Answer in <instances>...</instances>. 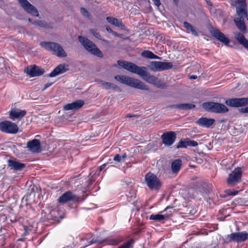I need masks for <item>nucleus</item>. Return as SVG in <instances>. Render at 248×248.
<instances>
[{"label":"nucleus","mask_w":248,"mask_h":248,"mask_svg":"<svg viewBox=\"0 0 248 248\" xmlns=\"http://www.w3.org/2000/svg\"><path fill=\"white\" fill-rule=\"evenodd\" d=\"M80 13L83 16L86 17L88 18H90V14L89 12L84 8L81 7L80 9Z\"/></svg>","instance_id":"obj_37"},{"label":"nucleus","mask_w":248,"mask_h":248,"mask_svg":"<svg viewBox=\"0 0 248 248\" xmlns=\"http://www.w3.org/2000/svg\"><path fill=\"white\" fill-rule=\"evenodd\" d=\"M106 30H107L108 31V26H107V27H106Z\"/></svg>","instance_id":"obj_64"},{"label":"nucleus","mask_w":248,"mask_h":248,"mask_svg":"<svg viewBox=\"0 0 248 248\" xmlns=\"http://www.w3.org/2000/svg\"><path fill=\"white\" fill-rule=\"evenodd\" d=\"M136 115H132L131 114H128L126 115V118H131V117H135Z\"/></svg>","instance_id":"obj_55"},{"label":"nucleus","mask_w":248,"mask_h":248,"mask_svg":"<svg viewBox=\"0 0 248 248\" xmlns=\"http://www.w3.org/2000/svg\"><path fill=\"white\" fill-rule=\"evenodd\" d=\"M122 241V239L120 237H117L115 238H109V245H116Z\"/></svg>","instance_id":"obj_34"},{"label":"nucleus","mask_w":248,"mask_h":248,"mask_svg":"<svg viewBox=\"0 0 248 248\" xmlns=\"http://www.w3.org/2000/svg\"><path fill=\"white\" fill-rule=\"evenodd\" d=\"M121 156V159H122H122H124V158L126 157V154H123L122 156Z\"/></svg>","instance_id":"obj_56"},{"label":"nucleus","mask_w":248,"mask_h":248,"mask_svg":"<svg viewBox=\"0 0 248 248\" xmlns=\"http://www.w3.org/2000/svg\"><path fill=\"white\" fill-rule=\"evenodd\" d=\"M114 160L120 162L122 160L121 156L118 154L116 155L114 157Z\"/></svg>","instance_id":"obj_47"},{"label":"nucleus","mask_w":248,"mask_h":248,"mask_svg":"<svg viewBox=\"0 0 248 248\" xmlns=\"http://www.w3.org/2000/svg\"><path fill=\"white\" fill-rule=\"evenodd\" d=\"M26 114V111L24 110H21L18 109H12L10 112V118L13 120L16 118H21Z\"/></svg>","instance_id":"obj_25"},{"label":"nucleus","mask_w":248,"mask_h":248,"mask_svg":"<svg viewBox=\"0 0 248 248\" xmlns=\"http://www.w3.org/2000/svg\"><path fill=\"white\" fill-rule=\"evenodd\" d=\"M172 64L170 62L152 61L150 62V69L154 72L161 71L171 69Z\"/></svg>","instance_id":"obj_7"},{"label":"nucleus","mask_w":248,"mask_h":248,"mask_svg":"<svg viewBox=\"0 0 248 248\" xmlns=\"http://www.w3.org/2000/svg\"><path fill=\"white\" fill-rule=\"evenodd\" d=\"M202 106L205 110L212 113L222 114L229 111V109L225 105L217 102H205L202 104Z\"/></svg>","instance_id":"obj_4"},{"label":"nucleus","mask_w":248,"mask_h":248,"mask_svg":"<svg viewBox=\"0 0 248 248\" xmlns=\"http://www.w3.org/2000/svg\"><path fill=\"white\" fill-rule=\"evenodd\" d=\"M44 72L43 68L36 65L29 66L25 69V72L30 77L40 76Z\"/></svg>","instance_id":"obj_13"},{"label":"nucleus","mask_w":248,"mask_h":248,"mask_svg":"<svg viewBox=\"0 0 248 248\" xmlns=\"http://www.w3.org/2000/svg\"><path fill=\"white\" fill-rule=\"evenodd\" d=\"M5 60L4 59L3 57H0V68L2 69L3 67L4 66Z\"/></svg>","instance_id":"obj_46"},{"label":"nucleus","mask_w":248,"mask_h":248,"mask_svg":"<svg viewBox=\"0 0 248 248\" xmlns=\"http://www.w3.org/2000/svg\"><path fill=\"white\" fill-rule=\"evenodd\" d=\"M79 198L75 194L70 191H68L63 194L58 199V201L60 203H64L69 201H78Z\"/></svg>","instance_id":"obj_17"},{"label":"nucleus","mask_w":248,"mask_h":248,"mask_svg":"<svg viewBox=\"0 0 248 248\" xmlns=\"http://www.w3.org/2000/svg\"><path fill=\"white\" fill-rule=\"evenodd\" d=\"M8 166L11 170L16 171H20L26 167V164L19 162L16 159H10L8 160Z\"/></svg>","instance_id":"obj_20"},{"label":"nucleus","mask_w":248,"mask_h":248,"mask_svg":"<svg viewBox=\"0 0 248 248\" xmlns=\"http://www.w3.org/2000/svg\"><path fill=\"white\" fill-rule=\"evenodd\" d=\"M170 214H164L163 215L160 214H155V215H151L150 217V219L152 220H154L156 221H161L163 220H167L171 216L172 213L170 211Z\"/></svg>","instance_id":"obj_26"},{"label":"nucleus","mask_w":248,"mask_h":248,"mask_svg":"<svg viewBox=\"0 0 248 248\" xmlns=\"http://www.w3.org/2000/svg\"><path fill=\"white\" fill-rule=\"evenodd\" d=\"M32 24L38 26L39 27L45 28H48L50 27L49 26L47 25L46 22L41 20L34 21L33 22H32Z\"/></svg>","instance_id":"obj_32"},{"label":"nucleus","mask_w":248,"mask_h":248,"mask_svg":"<svg viewBox=\"0 0 248 248\" xmlns=\"http://www.w3.org/2000/svg\"><path fill=\"white\" fill-rule=\"evenodd\" d=\"M117 63L119 66L129 72L139 75L144 80L150 84L158 88H163L165 86V84L162 83L159 79L148 72L147 68L145 66H139L133 62L125 61L119 60Z\"/></svg>","instance_id":"obj_1"},{"label":"nucleus","mask_w":248,"mask_h":248,"mask_svg":"<svg viewBox=\"0 0 248 248\" xmlns=\"http://www.w3.org/2000/svg\"><path fill=\"white\" fill-rule=\"evenodd\" d=\"M105 240H97V239H93L91 241H89L88 243L89 245H91L94 243H99V244H102L103 243Z\"/></svg>","instance_id":"obj_41"},{"label":"nucleus","mask_w":248,"mask_h":248,"mask_svg":"<svg viewBox=\"0 0 248 248\" xmlns=\"http://www.w3.org/2000/svg\"><path fill=\"white\" fill-rule=\"evenodd\" d=\"M239 17L235 18L234 20L235 24L240 31L243 33H247V28L246 24L244 21V15H237Z\"/></svg>","instance_id":"obj_22"},{"label":"nucleus","mask_w":248,"mask_h":248,"mask_svg":"<svg viewBox=\"0 0 248 248\" xmlns=\"http://www.w3.org/2000/svg\"><path fill=\"white\" fill-rule=\"evenodd\" d=\"M248 239V233L246 232H233L226 236L228 242L232 241L237 243L242 242Z\"/></svg>","instance_id":"obj_10"},{"label":"nucleus","mask_w":248,"mask_h":248,"mask_svg":"<svg viewBox=\"0 0 248 248\" xmlns=\"http://www.w3.org/2000/svg\"><path fill=\"white\" fill-rule=\"evenodd\" d=\"M225 104L230 107L238 108L248 104V98H234L226 100Z\"/></svg>","instance_id":"obj_12"},{"label":"nucleus","mask_w":248,"mask_h":248,"mask_svg":"<svg viewBox=\"0 0 248 248\" xmlns=\"http://www.w3.org/2000/svg\"><path fill=\"white\" fill-rule=\"evenodd\" d=\"M244 17H245L247 19V20H248V12L247 13L246 15H244Z\"/></svg>","instance_id":"obj_57"},{"label":"nucleus","mask_w":248,"mask_h":248,"mask_svg":"<svg viewBox=\"0 0 248 248\" xmlns=\"http://www.w3.org/2000/svg\"><path fill=\"white\" fill-rule=\"evenodd\" d=\"M199 184L202 187L203 190L206 193H208L210 191L211 188L208 186V185L206 183L201 181L199 182Z\"/></svg>","instance_id":"obj_33"},{"label":"nucleus","mask_w":248,"mask_h":248,"mask_svg":"<svg viewBox=\"0 0 248 248\" xmlns=\"http://www.w3.org/2000/svg\"><path fill=\"white\" fill-rule=\"evenodd\" d=\"M109 23L122 30L124 29V25L122 23V20L119 19L109 17Z\"/></svg>","instance_id":"obj_29"},{"label":"nucleus","mask_w":248,"mask_h":248,"mask_svg":"<svg viewBox=\"0 0 248 248\" xmlns=\"http://www.w3.org/2000/svg\"><path fill=\"white\" fill-rule=\"evenodd\" d=\"M21 7L29 14L38 17L39 14L37 9L27 0H18Z\"/></svg>","instance_id":"obj_11"},{"label":"nucleus","mask_w":248,"mask_h":248,"mask_svg":"<svg viewBox=\"0 0 248 248\" xmlns=\"http://www.w3.org/2000/svg\"><path fill=\"white\" fill-rule=\"evenodd\" d=\"M197 78V76H195V75H192L190 77V79H195Z\"/></svg>","instance_id":"obj_54"},{"label":"nucleus","mask_w":248,"mask_h":248,"mask_svg":"<svg viewBox=\"0 0 248 248\" xmlns=\"http://www.w3.org/2000/svg\"><path fill=\"white\" fill-rule=\"evenodd\" d=\"M40 46L48 51L53 52L54 55L59 57L64 58L67 54L62 47L59 44L52 42H42Z\"/></svg>","instance_id":"obj_3"},{"label":"nucleus","mask_w":248,"mask_h":248,"mask_svg":"<svg viewBox=\"0 0 248 248\" xmlns=\"http://www.w3.org/2000/svg\"><path fill=\"white\" fill-rule=\"evenodd\" d=\"M240 112L242 113H248V106L245 108H242L239 109Z\"/></svg>","instance_id":"obj_45"},{"label":"nucleus","mask_w":248,"mask_h":248,"mask_svg":"<svg viewBox=\"0 0 248 248\" xmlns=\"http://www.w3.org/2000/svg\"><path fill=\"white\" fill-rule=\"evenodd\" d=\"M52 84H53L52 83H47L44 86L43 91L45 90L48 87H50Z\"/></svg>","instance_id":"obj_49"},{"label":"nucleus","mask_w":248,"mask_h":248,"mask_svg":"<svg viewBox=\"0 0 248 248\" xmlns=\"http://www.w3.org/2000/svg\"><path fill=\"white\" fill-rule=\"evenodd\" d=\"M173 1H174V2L176 4H177V2H178V0H173Z\"/></svg>","instance_id":"obj_59"},{"label":"nucleus","mask_w":248,"mask_h":248,"mask_svg":"<svg viewBox=\"0 0 248 248\" xmlns=\"http://www.w3.org/2000/svg\"><path fill=\"white\" fill-rule=\"evenodd\" d=\"M215 122L216 121L214 119L202 117L198 120L196 123L202 127L208 128L214 125Z\"/></svg>","instance_id":"obj_21"},{"label":"nucleus","mask_w":248,"mask_h":248,"mask_svg":"<svg viewBox=\"0 0 248 248\" xmlns=\"http://www.w3.org/2000/svg\"><path fill=\"white\" fill-rule=\"evenodd\" d=\"M27 147L32 153H39L41 151L40 140L37 139L28 141Z\"/></svg>","instance_id":"obj_18"},{"label":"nucleus","mask_w":248,"mask_h":248,"mask_svg":"<svg viewBox=\"0 0 248 248\" xmlns=\"http://www.w3.org/2000/svg\"><path fill=\"white\" fill-rule=\"evenodd\" d=\"M184 25L185 28L186 29V30H189L192 34L196 36H198V32L190 23L187 22H184Z\"/></svg>","instance_id":"obj_31"},{"label":"nucleus","mask_w":248,"mask_h":248,"mask_svg":"<svg viewBox=\"0 0 248 248\" xmlns=\"http://www.w3.org/2000/svg\"><path fill=\"white\" fill-rule=\"evenodd\" d=\"M242 170L240 168H237L234 170L229 175L227 183L230 186H234L238 183L241 178Z\"/></svg>","instance_id":"obj_9"},{"label":"nucleus","mask_w":248,"mask_h":248,"mask_svg":"<svg viewBox=\"0 0 248 248\" xmlns=\"http://www.w3.org/2000/svg\"><path fill=\"white\" fill-rule=\"evenodd\" d=\"M107 163H105V164H103L102 165H101L99 168V171H102L107 166Z\"/></svg>","instance_id":"obj_51"},{"label":"nucleus","mask_w":248,"mask_h":248,"mask_svg":"<svg viewBox=\"0 0 248 248\" xmlns=\"http://www.w3.org/2000/svg\"><path fill=\"white\" fill-rule=\"evenodd\" d=\"M182 166V160L180 159H175L172 162L171 165V170L173 173H177Z\"/></svg>","instance_id":"obj_28"},{"label":"nucleus","mask_w":248,"mask_h":248,"mask_svg":"<svg viewBox=\"0 0 248 248\" xmlns=\"http://www.w3.org/2000/svg\"><path fill=\"white\" fill-rule=\"evenodd\" d=\"M67 70H68V69L65 68L64 64H59L49 74V77H55L65 72Z\"/></svg>","instance_id":"obj_24"},{"label":"nucleus","mask_w":248,"mask_h":248,"mask_svg":"<svg viewBox=\"0 0 248 248\" xmlns=\"http://www.w3.org/2000/svg\"><path fill=\"white\" fill-rule=\"evenodd\" d=\"M172 210H174L173 209L172 207L168 206L164 210H163L162 212V213H163L164 214H170V211H171V213H172Z\"/></svg>","instance_id":"obj_42"},{"label":"nucleus","mask_w":248,"mask_h":248,"mask_svg":"<svg viewBox=\"0 0 248 248\" xmlns=\"http://www.w3.org/2000/svg\"><path fill=\"white\" fill-rule=\"evenodd\" d=\"M152 0L154 2L155 5L157 7H159L161 3L160 1V0Z\"/></svg>","instance_id":"obj_48"},{"label":"nucleus","mask_w":248,"mask_h":248,"mask_svg":"<svg viewBox=\"0 0 248 248\" xmlns=\"http://www.w3.org/2000/svg\"><path fill=\"white\" fill-rule=\"evenodd\" d=\"M0 130L9 134H16L18 131L17 125L10 121H3L0 123Z\"/></svg>","instance_id":"obj_8"},{"label":"nucleus","mask_w":248,"mask_h":248,"mask_svg":"<svg viewBox=\"0 0 248 248\" xmlns=\"http://www.w3.org/2000/svg\"><path fill=\"white\" fill-rule=\"evenodd\" d=\"M226 193L229 195H235L238 193V191H232L231 190H227L226 191Z\"/></svg>","instance_id":"obj_43"},{"label":"nucleus","mask_w":248,"mask_h":248,"mask_svg":"<svg viewBox=\"0 0 248 248\" xmlns=\"http://www.w3.org/2000/svg\"><path fill=\"white\" fill-rule=\"evenodd\" d=\"M115 78L118 81L131 87L144 91L149 90V87L139 79L124 75H117Z\"/></svg>","instance_id":"obj_2"},{"label":"nucleus","mask_w":248,"mask_h":248,"mask_svg":"<svg viewBox=\"0 0 248 248\" xmlns=\"http://www.w3.org/2000/svg\"><path fill=\"white\" fill-rule=\"evenodd\" d=\"M54 212H55V211L52 210L51 211V214H53Z\"/></svg>","instance_id":"obj_63"},{"label":"nucleus","mask_w":248,"mask_h":248,"mask_svg":"<svg viewBox=\"0 0 248 248\" xmlns=\"http://www.w3.org/2000/svg\"><path fill=\"white\" fill-rule=\"evenodd\" d=\"M85 102L82 100H77L71 103H69L63 107V109L65 110H73L75 111L81 108L84 105Z\"/></svg>","instance_id":"obj_19"},{"label":"nucleus","mask_w":248,"mask_h":248,"mask_svg":"<svg viewBox=\"0 0 248 248\" xmlns=\"http://www.w3.org/2000/svg\"><path fill=\"white\" fill-rule=\"evenodd\" d=\"M186 139L187 146L196 147L198 145L196 141L190 140L188 138Z\"/></svg>","instance_id":"obj_36"},{"label":"nucleus","mask_w":248,"mask_h":248,"mask_svg":"<svg viewBox=\"0 0 248 248\" xmlns=\"http://www.w3.org/2000/svg\"><path fill=\"white\" fill-rule=\"evenodd\" d=\"M94 180L93 178H91L89 181H88V185H92V183L93 181H94Z\"/></svg>","instance_id":"obj_52"},{"label":"nucleus","mask_w":248,"mask_h":248,"mask_svg":"<svg viewBox=\"0 0 248 248\" xmlns=\"http://www.w3.org/2000/svg\"><path fill=\"white\" fill-rule=\"evenodd\" d=\"M106 20L108 21V20H109V18H108V17H107L106 18Z\"/></svg>","instance_id":"obj_62"},{"label":"nucleus","mask_w":248,"mask_h":248,"mask_svg":"<svg viewBox=\"0 0 248 248\" xmlns=\"http://www.w3.org/2000/svg\"><path fill=\"white\" fill-rule=\"evenodd\" d=\"M207 3L209 5H212V3L210 1H207Z\"/></svg>","instance_id":"obj_60"},{"label":"nucleus","mask_w":248,"mask_h":248,"mask_svg":"<svg viewBox=\"0 0 248 248\" xmlns=\"http://www.w3.org/2000/svg\"><path fill=\"white\" fill-rule=\"evenodd\" d=\"M211 34L220 42L227 45L230 43V40L225 36L224 33L221 32L219 30L212 28L210 30Z\"/></svg>","instance_id":"obj_16"},{"label":"nucleus","mask_w":248,"mask_h":248,"mask_svg":"<svg viewBox=\"0 0 248 248\" xmlns=\"http://www.w3.org/2000/svg\"><path fill=\"white\" fill-rule=\"evenodd\" d=\"M106 20L108 21V20H109V18H108V17H107L106 18Z\"/></svg>","instance_id":"obj_61"},{"label":"nucleus","mask_w":248,"mask_h":248,"mask_svg":"<svg viewBox=\"0 0 248 248\" xmlns=\"http://www.w3.org/2000/svg\"><path fill=\"white\" fill-rule=\"evenodd\" d=\"M235 4H233L236 7L237 15H246L248 12L246 0H235Z\"/></svg>","instance_id":"obj_15"},{"label":"nucleus","mask_w":248,"mask_h":248,"mask_svg":"<svg viewBox=\"0 0 248 248\" xmlns=\"http://www.w3.org/2000/svg\"><path fill=\"white\" fill-rule=\"evenodd\" d=\"M133 243V240H130L127 242H126V243H125L124 244L120 246L119 248H129L130 246Z\"/></svg>","instance_id":"obj_39"},{"label":"nucleus","mask_w":248,"mask_h":248,"mask_svg":"<svg viewBox=\"0 0 248 248\" xmlns=\"http://www.w3.org/2000/svg\"><path fill=\"white\" fill-rule=\"evenodd\" d=\"M90 32L92 33L96 38L101 39V36L99 33L97 31V30L95 29H91Z\"/></svg>","instance_id":"obj_40"},{"label":"nucleus","mask_w":248,"mask_h":248,"mask_svg":"<svg viewBox=\"0 0 248 248\" xmlns=\"http://www.w3.org/2000/svg\"><path fill=\"white\" fill-rule=\"evenodd\" d=\"M171 108H177L183 110H189L194 108L195 105L190 103L179 104L176 105H172L169 106Z\"/></svg>","instance_id":"obj_27"},{"label":"nucleus","mask_w":248,"mask_h":248,"mask_svg":"<svg viewBox=\"0 0 248 248\" xmlns=\"http://www.w3.org/2000/svg\"><path fill=\"white\" fill-rule=\"evenodd\" d=\"M187 145H186V139H185L184 140H181L178 143H177V145L176 146V148L177 149H179L181 148H186Z\"/></svg>","instance_id":"obj_35"},{"label":"nucleus","mask_w":248,"mask_h":248,"mask_svg":"<svg viewBox=\"0 0 248 248\" xmlns=\"http://www.w3.org/2000/svg\"><path fill=\"white\" fill-rule=\"evenodd\" d=\"M109 33H111L113 35L118 36L120 38H122L123 36L122 34H118L116 32L113 31L112 30L109 29Z\"/></svg>","instance_id":"obj_44"},{"label":"nucleus","mask_w":248,"mask_h":248,"mask_svg":"<svg viewBox=\"0 0 248 248\" xmlns=\"http://www.w3.org/2000/svg\"><path fill=\"white\" fill-rule=\"evenodd\" d=\"M176 138L175 133L172 131L164 133L161 136L162 142L166 146L171 145L174 142Z\"/></svg>","instance_id":"obj_14"},{"label":"nucleus","mask_w":248,"mask_h":248,"mask_svg":"<svg viewBox=\"0 0 248 248\" xmlns=\"http://www.w3.org/2000/svg\"><path fill=\"white\" fill-rule=\"evenodd\" d=\"M100 83H102V85H103V86H105V88H106V89H108V82H103L102 81H100Z\"/></svg>","instance_id":"obj_50"},{"label":"nucleus","mask_w":248,"mask_h":248,"mask_svg":"<svg viewBox=\"0 0 248 248\" xmlns=\"http://www.w3.org/2000/svg\"><path fill=\"white\" fill-rule=\"evenodd\" d=\"M145 181L148 186L152 190H158L161 186V183L154 174L149 172L145 175Z\"/></svg>","instance_id":"obj_6"},{"label":"nucleus","mask_w":248,"mask_h":248,"mask_svg":"<svg viewBox=\"0 0 248 248\" xmlns=\"http://www.w3.org/2000/svg\"><path fill=\"white\" fill-rule=\"evenodd\" d=\"M141 55L144 58L149 59H155L161 60V58L154 54L152 51L149 50H144L142 52Z\"/></svg>","instance_id":"obj_30"},{"label":"nucleus","mask_w":248,"mask_h":248,"mask_svg":"<svg viewBox=\"0 0 248 248\" xmlns=\"http://www.w3.org/2000/svg\"><path fill=\"white\" fill-rule=\"evenodd\" d=\"M33 187H34V186L31 188V192L30 194L28 193L27 194V198H28L29 196H31L32 194H34V192H33Z\"/></svg>","instance_id":"obj_53"},{"label":"nucleus","mask_w":248,"mask_h":248,"mask_svg":"<svg viewBox=\"0 0 248 248\" xmlns=\"http://www.w3.org/2000/svg\"><path fill=\"white\" fill-rule=\"evenodd\" d=\"M29 21L32 23L34 21H33L31 18H29L28 19Z\"/></svg>","instance_id":"obj_58"},{"label":"nucleus","mask_w":248,"mask_h":248,"mask_svg":"<svg viewBox=\"0 0 248 248\" xmlns=\"http://www.w3.org/2000/svg\"><path fill=\"white\" fill-rule=\"evenodd\" d=\"M79 41L84 48L91 54L98 57H102L103 54L95 44L88 39L80 36L78 37Z\"/></svg>","instance_id":"obj_5"},{"label":"nucleus","mask_w":248,"mask_h":248,"mask_svg":"<svg viewBox=\"0 0 248 248\" xmlns=\"http://www.w3.org/2000/svg\"><path fill=\"white\" fill-rule=\"evenodd\" d=\"M109 89H112L119 92H122V89L120 87L111 83H109Z\"/></svg>","instance_id":"obj_38"},{"label":"nucleus","mask_w":248,"mask_h":248,"mask_svg":"<svg viewBox=\"0 0 248 248\" xmlns=\"http://www.w3.org/2000/svg\"><path fill=\"white\" fill-rule=\"evenodd\" d=\"M233 33L234 38L238 42L248 50V41L244 36L245 33L238 31L234 32Z\"/></svg>","instance_id":"obj_23"}]
</instances>
